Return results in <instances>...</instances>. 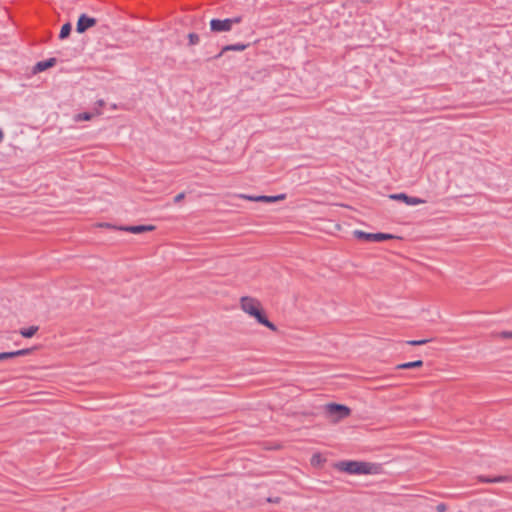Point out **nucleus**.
<instances>
[{
    "mask_svg": "<svg viewBox=\"0 0 512 512\" xmlns=\"http://www.w3.org/2000/svg\"><path fill=\"white\" fill-rule=\"evenodd\" d=\"M240 306L241 309L249 316L253 317L258 324L265 326L271 331H278L277 326L268 319L266 311L258 299L243 296L240 299Z\"/></svg>",
    "mask_w": 512,
    "mask_h": 512,
    "instance_id": "obj_1",
    "label": "nucleus"
},
{
    "mask_svg": "<svg viewBox=\"0 0 512 512\" xmlns=\"http://www.w3.org/2000/svg\"><path fill=\"white\" fill-rule=\"evenodd\" d=\"M334 469L350 475H370L381 472V464L358 460H342L332 464Z\"/></svg>",
    "mask_w": 512,
    "mask_h": 512,
    "instance_id": "obj_2",
    "label": "nucleus"
},
{
    "mask_svg": "<svg viewBox=\"0 0 512 512\" xmlns=\"http://www.w3.org/2000/svg\"><path fill=\"white\" fill-rule=\"evenodd\" d=\"M325 412L334 422L343 420L351 415V409L348 406L336 402L326 404Z\"/></svg>",
    "mask_w": 512,
    "mask_h": 512,
    "instance_id": "obj_3",
    "label": "nucleus"
},
{
    "mask_svg": "<svg viewBox=\"0 0 512 512\" xmlns=\"http://www.w3.org/2000/svg\"><path fill=\"white\" fill-rule=\"evenodd\" d=\"M353 235L356 239L366 242H382L386 240H392V239H400V237L390 234V233H383V232H377V233H369L362 230H355L353 232Z\"/></svg>",
    "mask_w": 512,
    "mask_h": 512,
    "instance_id": "obj_4",
    "label": "nucleus"
},
{
    "mask_svg": "<svg viewBox=\"0 0 512 512\" xmlns=\"http://www.w3.org/2000/svg\"><path fill=\"white\" fill-rule=\"evenodd\" d=\"M241 20V16L226 19L213 18L210 20V30L215 33L228 32L232 29L233 24L240 23Z\"/></svg>",
    "mask_w": 512,
    "mask_h": 512,
    "instance_id": "obj_5",
    "label": "nucleus"
},
{
    "mask_svg": "<svg viewBox=\"0 0 512 512\" xmlns=\"http://www.w3.org/2000/svg\"><path fill=\"white\" fill-rule=\"evenodd\" d=\"M100 227H107V228H110V229H115V230H120V231H125V232H129V233H133V234H141V233H145V232H150V231H154L156 229V226L154 225H145V224H140V225H126V226H114L110 223H101L99 224Z\"/></svg>",
    "mask_w": 512,
    "mask_h": 512,
    "instance_id": "obj_6",
    "label": "nucleus"
},
{
    "mask_svg": "<svg viewBox=\"0 0 512 512\" xmlns=\"http://www.w3.org/2000/svg\"><path fill=\"white\" fill-rule=\"evenodd\" d=\"M98 20L86 13L80 14L76 23V32L79 34L85 33L88 29L97 25Z\"/></svg>",
    "mask_w": 512,
    "mask_h": 512,
    "instance_id": "obj_7",
    "label": "nucleus"
},
{
    "mask_svg": "<svg viewBox=\"0 0 512 512\" xmlns=\"http://www.w3.org/2000/svg\"><path fill=\"white\" fill-rule=\"evenodd\" d=\"M238 197L248 200V201H253V202L275 203V202L284 200L286 198V195L279 194V195H273V196H268V195L254 196V195H247V194H239Z\"/></svg>",
    "mask_w": 512,
    "mask_h": 512,
    "instance_id": "obj_8",
    "label": "nucleus"
},
{
    "mask_svg": "<svg viewBox=\"0 0 512 512\" xmlns=\"http://www.w3.org/2000/svg\"><path fill=\"white\" fill-rule=\"evenodd\" d=\"M388 197L391 200L401 201V202L405 203L406 205H418V204H423L426 202L422 198L413 197L404 192L390 194Z\"/></svg>",
    "mask_w": 512,
    "mask_h": 512,
    "instance_id": "obj_9",
    "label": "nucleus"
},
{
    "mask_svg": "<svg viewBox=\"0 0 512 512\" xmlns=\"http://www.w3.org/2000/svg\"><path fill=\"white\" fill-rule=\"evenodd\" d=\"M250 46V44H242V43H236V44H229V45H225L224 47H222L221 51L214 55V56H210L207 58V61H210L212 59H218L220 58L224 53L228 52V51H244L246 50L248 47Z\"/></svg>",
    "mask_w": 512,
    "mask_h": 512,
    "instance_id": "obj_10",
    "label": "nucleus"
},
{
    "mask_svg": "<svg viewBox=\"0 0 512 512\" xmlns=\"http://www.w3.org/2000/svg\"><path fill=\"white\" fill-rule=\"evenodd\" d=\"M56 64H57V59L55 57H51L46 60L39 61L34 65V67L32 69V73L33 74L41 73L43 71H46L49 68L54 67Z\"/></svg>",
    "mask_w": 512,
    "mask_h": 512,
    "instance_id": "obj_11",
    "label": "nucleus"
},
{
    "mask_svg": "<svg viewBox=\"0 0 512 512\" xmlns=\"http://www.w3.org/2000/svg\"><path fill=\"white\" fill-rule=\"evenodd\" d=\"M478 480L480 482H484V483H499V482L512 481V477L511 476H495V477L479 476Z\"/></svg>",
    "mask_w": 512,
    "mask_h": 512,
    "instance_id": "obj_12",
    "label": "nucleus"
},
{
    "mask_svg": "<svg viewBox=\"0 0 512 512\" xmlns=\"http://www.w3.org/2000/svg\"><path fill=\"white\" fill-rule=\"evenodd\" d=\"M422 366H423V361L422 360H415V361H410V362H405V363L398 364L395 367V369H397V370H407V369L420 368Z\"/></svg>",
    "mask_w": 512,
    "mask_h": 512,
    "instance_id": "obj_13",
    "label": "nucleus"
},
{
    "mask_svg": "<svg viewBox=\"0 0 512 512\" xmlns=\"http://www.w3.org/2000/svg\"><path fill=\"white\" fill-rule=\"evenodd\" d=\"M39 331V326H36V325H32V326H29V327H26V328H21L19 330V334L23 337V338H31L33 337L37 332Z\"/></svg>",
    "mask_w": 512,
    "mask_h": 512,
    "instance_id": "obj_14",
    "label": "nucleus"
},
{
    "mask_svg": "<svg viewBox=\"0 0 512 512\" xmlns=\"http://www.w3.org/2000/svg\"><path fill=\"white\" fill-rule=\"evenodd\" d=\"M72 31V24L70 22H66L62 25L60 33H59V39L65 40L69 38Z\"/></svg>",
    "mask_w": 512,
    "mask_h": 512,
    "instance_id": "obj_15",
    "label": "nucleus"
},
{
    "mask_svg": "<svg viewBox=\"0 0 512 512\" xmlns=\"http://www.w3.org/2000/svg\"><path fill=\"white\" fill-rule=\"evenodd\" d=\"M325 462L326 459L320 453L313 454L310 460L313 467H320Z\"/></svg>",
    "mask_w": 512,
    "mask_h": 512,
    "instance_id": "obj_16",
    "label": "nucleus"
},
{
    "mask_svg": "<svg viewBox=\"0 0 512 512\" xmlns=\"http://www.w3.org/2000/svg\"><path fill=\"white\" fill-rule=\"evenodd\" d=\"M94 114L91 113V112H82V113H78L76 116H75V121L79 122V121H89L93 118Z\"/></svg>",
    "mask_w": 512,
    "mask_h": 512,
    "instance_id": "obj_17",
    "label": "nucleus"
},
{
    "mask_svg": "<svg viewBox=\"0 0 512 512\" xmlns=\"http://www.w3.org/2000/svg\"><path fill=\"white\" fill-rule=\"evenodd\" d=\"M37 349H39V346H33V347H30V348H23V349H20V350H16V354H17V357L27 356V355L32 354Z\"/></svg>",
    "mask_w": 512,
    "mask_h": 512,
    "instance_id": "obj_18",
    "label": "nucleus"
},
{
    "mask_svg": "<svg viewBox=\"0 0 512 512\" xmlns=\"http://www.w3.org/2000/svg\"><path fill=\"white\" fill-rule=\"evenodd\" d=\"M17 358L16 351L0 352V361Z\"/></svg>",
    "mask_w": 512,
    "mask_h": 512,
    "instance_id": "obj_19",
    "label": "nucleus"
},
{
    "mask_svg": "<svg viewBox=\"0 0 512 512\" xmlns=\"http://www.w3.org/2000/svg\"><path fill=\"white\" fill-rule=\"evenodd\" d=\"M431 341H432V339L408 340V341H406V344L411 345V346H420V345H424Z\"/></svg>",
    "mask_w": 512,
    "mask_h": 512,
    "instance_id": "obj_20",
    "label": "nucleus"
},
{
    "mask_svg": "<svg viewBox=\"0 0 512 512\" xmlns=\"http://www.w3.org/2000/svg\"><path fill=\"white\" fill-rule=\"evenodd\" d=\"M189 45H196L199 43V35L197 33L191 32L187 36Z\"/></svg>",
    "mask_w": 512,
    "mask_h": 512,
    "instance_id": "obj_21",
    "label": "nucleus"
},
{
    "mask_svg": "<svg viewBox=\"0 0 512 512\" xmlns=\"http://www.w3.org/2000/svg\"><path fill=\"white\" fill-rule=\"evenodd\" d=\"M447 510V506L445 503H439L437 506H436V511L437 512H446Z\"/></svg>",
    "mask_w": 512,
    "mask_h": 512,
    "instance_id": "obj_22",
    "label": "nucleus"
},
{
    "mask_svg": "<svg viewBox=\"0 0 512 512\" xmlns=\"http://www.w3.org/2000/svg\"><path fill=\"white\" fill-rule=\"evenodd\" d=\"M185 198V193L181 192L174 197V203H179Z\"/></svg>",
    "mask_w": 512,
    "mask_h": 512,
    "instance_id": "obj_23",
    "label": "nucleus"
},
{
    "mask_svg": "<svg viewBox=\"0 0 512 512\" xmlns=\"http://www.w3.org/2000/svg\"><path fill=\"white\" fill-rule=\"evenodd\" d=\"M502 338H512V332L511 331H503L501 334Z\"/></svg>",
    "mask_w": 512,
    "mask_h": 512,
    "instance_id": "obj_24",
    "label": "nucleus"
},
{
    "mask_svg": "<svg viewBox=\"0 0 512 512\" xmlns=\"http://www.w3.org/2000/svg\"><path fill=\"white\" fill-rule=\"evenodd\" d=\"M280 500H281V498H280V497H275V498L268 497V498H267V502H269V503H279V502H280Z\"/></svg>",
    "mask_w": 512,
    "mask_h": 512,
    "instance_id": "obj_25",
    "label": "nucleus"
},
{
    "mask_svg": "<svg viewBox=\"0 0 512 512\" xmlns=\"http://www.w3.org/2000/svg\"><path fill=\"white\" fill-rule=\"evenodd\" d=\"M97 104H98V106H100V107L105 106V102H104V100H98V101H97Z\"/></svg>",
    "mask_w": 512,
    "mask_h": 512,
    "instance_id": "obj_26",
    "label": "nucleus"
},
{
    "mask_svg": "<svg viewBox=\"0 0 512 512\" xmlns=\"http://www.w3.org/2000/svg\"><path fill=\"white\" fill-rule=\"evenodd\" d=\"M4 139V133L2 131V129L0 128V143L3 141Z\"/></svg>",
    "mask_w": 512,
    "mask_h": 512,
    "instance_id": "obj_27",
    "label": "nucleus"
},
{
    "mask_svg": "<svg viewBox=\"0 0 512 512\" xmlns=\"http://www.w3.org/2000/svg\"><path fill=\"white\" fill-rule=\"evenodd\" d=\"M368 0H362V2H367Z\"/></svg>",
    "mask_w": 512,
    "mask_h": 512,
    "instance_id": "obj_28",
    "label": "nucleus"
}]
</instances>
